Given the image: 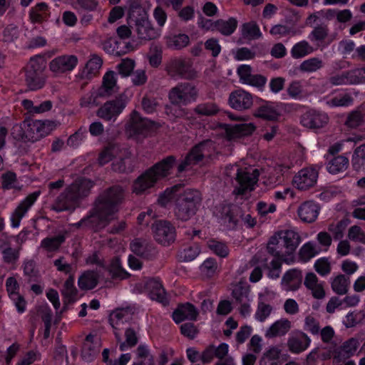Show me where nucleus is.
<instances>
[{"instance_id":"f257e3e1","label":"nucleus","mask_w":365,"mask_h":365,"mask_svg":"<svg viewBox=\"0 0 365 365\" xmlns=\"http://www.w3.org/2000/svg\"><path fill=\"white\" fill-rule=\"evenodd\" d=\"M125 190L114 185L101 192L95 200L90 215L86 217V227L93 230L104 227L119 210L125 198Z\"/></svg>"},{"instance_id":"f03ea898","label":"nucleus","mask_w":365,"mask_h":365,"mask_svg":"<svg viewBox=\"0 0 365 365\" xmlns=\"http://www.w3.org/2000/svg\"><path fill=\"white\" fill-rule=\"evenodd\" d=\"M128 19L130 24L134 25V30L138 38L150 41L160 36V31L153 26L148 14L142 6L140 0H128Z\"/></svg>"},{"instance_id":"7ed1b4c3","label":"nucleus","mask_w":365,"mask_h":365,"mask_svg":"<svg viewBox=\"0 0 365 365\" xmlns=\"http://www.w3.org/2000/svg\"><path fill=\"white\" fill-rule=\"evenodd\" d=\"M202 201L201 193L195 189H187L175 199L174 213L176 218L187 221L196 214Z\"/></svg>"},{"instance_id":"20e7f679","label":"nucleus","mask_w":365,"mask_h":365,"mask_svg":"<svg viewBox=\"0 0 365 365\" xmlns=\"http://www.w3.org/2000/svg\"><path fill=\"white\" fill-rule=\"evenodd\" d=\"M215 143L210 140H205L193 146L186 155L184 160L178 166V172L182 173L191 170L193 166L200 164L205 159H211L215 153Z\"/></svg>"},{"instance_id":"39448f33","label":"nucleus","mask_w":365,"mask_h":365,"mask_svg":"<svg viewBox=\"0 0 365 365\" xmlns=\"http://www.w3.org/2000/svg\"><path fill=\"white\" fill-rule=\"evenodd\" d=\"M91 186L89 184H70L52 205V210L57 212L73 209V205L81 198L90 194Z\"/></svg>"},{"instance_id":"423d86ee","label":"nucleus","mask_w":365,"mask_h":365,"mask_svg":"<svg viewBox=\"0 0 365 365\" xmlns=\"http://www.w3.org/2000/svg\"><path fill=\"white\" fill-rule=\"evenodd\" d=\"M175 162L176 158L174 155H168L143 173L134 182H157L163 180L171 174Z\"/></svg>"},{"instance_id":"0eeeda50","label":"nucleus","mask_w":365,"mask_h":365,"mask_svg":"<svg viewBox=\"0 0 365 365\" xmlns=\"http://www.w3.org/2000/svg\"><path fill=\"white\" fill-rule=\"evenodd\" d=\"M199 96L197 88L188 82L178 83L168 93V98L172 105L187 106L197 101Z\"/></svg>"},{"instance_id":"6e6552de","label":"nucleus","mask_w":365,"mask_h":365,"mask_svg":"<svg viewBox=\"0 0 365 365\" xmlns=\"http://www.w3.org/2000/svg\"><path fill=\"white\" fill-rule=\"evenodd\" d=\"M165 71L173 78L193 80L197 77V73L192 68L191 62L183 58H173L168 61L165 64Z\"/></svg>"},{"instance_id":"1a4fd4ad","label":"nucleus","mask_w":365,"mask_h":365,"mask_svg":"<svg viewBox=\"0 0 365 365\" xmlns=\"http://www.w3.org/2000/svg\"><path fill=\"white\" fill-rule=\"evenodd\" d=\"M129 99L125 93L104 103L96 111V115L106 121H115L127 106Z\"/></svg>"},{"instance_id":"9d476101","label":"nucleus","mask_w":365,"mask_h":365,"mask_svg":"<svg viewBox=\"0 0 365 365\" xmlns=\"http://www.w3.org/2000/svg\"><path fill=\"white\" fill-rule=\"evenodd\" d=\"M262 169L254 167L240 168L237 165L226 167L225 174L228 178L226 180L237 182H257Z\"/></svg>"},{"instance_id":"9b49d317","label":"nucleus","mask_w":365,"mask_h":365,"mask_svg":"<svg viewBox=\"0 0 365 365\" xmlns=\"http://www.w3.org/2000/svg\"><path fill=\"white\" fill-rule=\"evenodd\" d=\"M158 126V123L143 118L136 110L130 114V119L125 125L126 132L130 136L145 135L152 128Z\"/></svg>"},{"instance_id":"f8f14e48","label":"nucleus","mask_w":365,"mask_h":365,"mask_svg":"<svg viewBox=\"0 0 365 365\" xmlns=\"http://www.w3.org/2000/svg\"><path fill=\"white\" fill-rule=\"evenodd\" d=\"M152 230L156 242L164 246H168L175 240V227L169 221H156L152 225Z\"/></svg>"},{"instance_id":"ddd939ff","label":"nucleus","mask_w":365,"mask_h":365,"mask_svg":"<svg viewBox=\"0 0 365 365\" xmlns=\"http://www.w3.org/2000/svg\"><path fill=\"white\" fill-rule=\"evenodd\" d=\"M329 82L332 86L364 83L365 68H355L331 76Z\"/></svg>"},{"instance_id":"4468645a","label":"nucleus","mask_w":365,"mask_h":365,"mask_svg":"<svg viewBox=\"0 0 365 365\" xmlns=\"http://www.w3.org/2000/svg\"><path fill=\"white\" fill-rule=\"evenodd\" d=\"M51 128L41 120L24 122V139L26 142L34 143L48 135Z\"/></svg>"},{"instance_id":"2eb2a0df","label":"nucleus","mask_w":365,"mask_h":365,"mask_svg":"<svg viewBox=\"0 0 365 365\" xmlns=\"http://www.w3.org/2000/svg\"><path fill=\"white\" fill-rule=\"evenodd\" d=\"M78 63L74 55H62L52 59L49 63L50 70L56 74L71 71Z\"/></svg>"},{"instance_id":"dca6fc26","label":"nucleus","mask_w":365,"mask_h":365,"mask_svg":"<svg viewBox=\"0 0 365 365\" xmlns=\"http://www.w3.org/2000/svg\"><path fill=\"white\" fill-rule=\"evenodd\" d=\"M221 218L229 228L234 229L237 225L239 220L242 218V209L233 204L222 203L220 205Z\"/></svg>"},{"instance_id":"f3484780","label":"nucleus","mask_w":365,"mask_h":365,"mask_svg":"<svg viewBox=\"0 0 365 365\" xmlns=\"http://www.w3.org/2000/svg\"><path fill=\"white\" fill-rule=\"evenodd\" d=\"M329 118L325 113L309 110L304 113L300 119L301 124L307 128L317 130L327 124Z\"/></svg>"},{"instance_id":"a211bd4d","label":"nucleus","mask_w":365,"mask_h":365,"mask_svg":"<svg viewBox=\"0 0 365 365\" xmlns=\"http://www.w3.org/2000/svg\"><path fill=\"white\" fill-rule=\"evenodd\" d=\"M252 96L242 89L236 90L230 94L229 104L235 110H247L252 106Z\"/></svg>"},{"instance_id":"6ab92c4d","label":"nucleus","mask_w":365,"mask_h":365,"mask_svg":"<svg viewBox=\"0 0 365 365\" xmlns=\"http://www.w3.org/2000/svg\"><path fill=\"white\" fill-rule=\"evenodd\" d=\"M130 248L135 255L145 259L152 260L157 255L155 247L140 238L133 240L130 244Z\"/></svg>"},{"instance_id":"aec40b11","label":"nucleus","mask_w":365,"mask_h":365,"mask_svg":"<svg viewBox=\"0 0 365 365\" xmlns=\"http://www.w3.org/2000/svg\"><path fill=\"white\" fill-rule=\"evenodd\" d=\"M199 312L197 309L191 303L180 304L172 314L173 321L180 324L185 320L196 321Z\"/></svg>"},{"instance_id":"412c9836","label":"nucleus","mask_w":365,"mask_h":365,"mask_svg":"<svg viewBox=\"0 0 365 365\" xmlns=\"http://www.w3.org/2000/svg\"><path fill=\"white\" fill-rule=\"evenodd\" d=\"M41 193L40 190L29 194L16 208L11 216V225L14 227H18L21 218L28 210L33 205Z\"/></svg>"},{"instance_id":"4be33fe9","label":"nucleus","mask_w":365,"mask_h":365,"mask_svg":"<svg viewBox=\"0 0 365 365\" xmlns=\"http://www.w3.org/2000/svg\"><path fill=\"white\" fill-rule=\"evenodd\" d=\"M145 288L152 300L159 302L164 305L168 303L165 290L159 279H149L145 283Z\"/></svg>"},{"instance_id":"5701e85b","label":"nucleus","mask_w":365,"mask_h":365,"mask_svg":"<svg viewBox=\"0 0 365 365\" xmlns=\"http://www.w3.org/2000/svg\"><path fill=\"white\" fill-rule=\"evenodd\" d=\"M256 129L253 123H239L234 125H226L225 133L229 140L250 135Z\"/></svg>"},{"instance_id":"b1692460","label":"nucleus","mask_w":365,"mask_h":365,"mask_svg":"<svg viewBox=\"0 0 365 365\" xmlns=\"http://www.w3.org/2000/svg\"><path fill=\"white\" fill-rule=\"evenodd\" d=\"M100 351L99 341L95 336L89 334L86 336L81 349V356L86 361H93Z\"/></svg>"},{"instance_id":"393cba45","label":"nucleus","mask_w":365,"mask_h":365,"mask_svg":"<svg viewBox=\"0 0 365 365\" xmlns=\"http://www.w3.org/2000/svg\"><path fill=\"white\" fill-rule=\"evenodd\" d=\"M302 282V271L297 269H292L284 274L281 284L286 291H296L300 287Z\"/></svg>"},{"instance_id":"a878e982","label":"nucleus","mask_w":365,"mask_h":365,"mask_svg":"<svg viewBox=\"0 0 365 365\" xmlns=\"http://www.w3.org/2000/svg\"><path fill=\"white\" fill-rule=\"evenodd\" d=\"M279 236L285 246V253L287 256H292L295 252L300 242L299 234L293 230H281L278 232Z\"/></svg>"},{"instance_id":"bb28decb","label":"nucleus","mask_w":365,"mask_h":365,"mask_svg":"<svg viewBox=\"0 0 365 365\" xmlns=\"http://www.w3.org/2000/svg\"><path fill=\"white\" fill-rule=\"evenodd\" d=\"M115 72L110 71L106 73L103 78L102 85L98 88V95L103 96V98H109L118 88Z\"/></svg>"},{"instance_id":"cd10ccee","label":"nucleus","mask_w":365,"mask_h":365,"mask_svg":"<svg viewBox=\"0 0 365 365\" xmlns=\"http://www.w3.org/2000/svg\"><path fill=\"white\" fill-rule=\"evenodd\" d=\"M283 245L284 243L281 237L278 236V232H276L269 238L267 250L269 255L287 262L288 260V258L286 257L287 254L285 253V246Z\"/></svg>"},{"instance_id":"c85d7f7f","label":"nucleus","mask_w":365,"mask_h":365,"mask_svg":"<svg viewBox=\"0 0 365 365\" xmlns=\"http://www.w3.org/2000/svg\"><path fill=\"white\" fill-rule=\"evenodd\" d=\"M319 207L313 202H305L298 209V215L305 222L311 223L316 220L319 215Z\"/></svg>"},{"instance_id":"c756f323","label":"nucleus","mask_w":365,"mask_h":365,"mask_svg":"<svg viewBox=\"0 0 365 365\" xmlns=\"http://www.w3.org/2000/svg\"><path fill=\"white\" fill-rule=\"evenodd\" d=\"M254 115L265 120L275 121L280 114L273 103L267 101L255 109Z\"/></svg>"},{"instance_id":"7c9ffc66","label":"nucleus","mask_w":365,"mask_h":365,"mask_svg":"<svg viewBox=\"0 0 365 365\" xmlns=\"http://www.w3.org/2000/svg\"><path fill=\"white\" fill-rule=\"evenodd\" d=\"M78 290L76 287L74 286V276L70 275L68 278L66 280L63 289L61 290V294L63 297V310L66 309V307L69 304H73L76 300Z\"/></svg>"},{"instance_id":"2f4dec72","label":"nucleus","mask_w":365,"mask_h":365,"mask_svg":"<svg viewBox=\"0 0 365 365\" xmlns=\"http://www.w3.org/2000/svg\"><path fill=\"white\" fill-rule=\"evenodd\" d=\"M310 342L309 337L305 333L301 332L299 336L288 339L287 346L292 353L299 354L307 349Z\"/></svg>"},{"instance_id":"473e14b6","label":"nucleus","mask_w":365,"mask_h":365,"mask_svg":"<svg viewBox=\"0 0 365 365\" xmlns=\"http://www.w3.org/2000/svg\"><path fill=\"white\" fill-rule=\"evenodd\" d=\"M98 282V274L95 271H86L81 275L78 284L82 290H89L95 288Z\"/></svg>"},{"instance_id":"72a5a7b5","label":"nucleus","mask_w":365,"mask_h":365,"mask_svg":"<svg viewBox=\"0 0 365 365\" xmlns=\"http://www.w3.org/2000/svg\"><path fill=\"white\" fill-rule=\"evenodd\" d=\"M189 42L190 38L185 34L170 35L165 37L167 47L174 50H180L186 47Z\"/></svg>"},{"instance_id":"f704fd0d","label":"nucleus","mask_w":365,"mask_h":365,"mask_svg":"<svg viewBox=\"0 0 365 365\" xmlns=\"http://www.w3.org/2000/svg\"><path fill=\"white\" fill-rule=\"evenodd\" d=\"M291 327L290 322L288 319H282L275 322L267 331L265 336L268 338H273L277 336H282L288 332Z\"/></svg>"},{"instance_id":"c9c22d12","label":"nucleus","mask_w":365,"mask_h":365,"mask_svg":"<svg viewBox=\"0 0 365 365\" xmlns=\"http://www.w3.org/2000/svg\"><path fill=\"white\" fill-rule=\"evenodd\" d=\"M318 175L319 172L316 168H305L299 171L292 182H317Z\"/></svg>"},{"instance_id":"e433bc0d","label":"nucleus","mask_w":365,"mask_h":365,"mask_svg":"<svg viewBox=\"0 0 365 365\" xmlns=\"http://www.w3.org/2000/svg\"><path fill=\"white\" fill-rule=\"evenodd\" d=\"M107 269L113 279H124L129 277V274L121 267L120 259L115 257L112 259Z\"/></svg>"},{"instance_id":"4c0bfd02","label":"nucleus","mask_w":365,"mask_h":365,"mask_svg":"<svg viewBox=\"0 0 365 365\" xmlns=\"http://www.w3.org/2000/svg\"><path fill=\"white\" fill-rule=\"evenodd\" d=\"M237 26V21L233 17L228 20L218 19L215 21V31L224 36H230L234 33Z\"/></svg>"},{"instance_id":"58836bf2","label":"nucleus","mask_w":365,"mask_h":365,"mask_svg":"<svg viewBox=\"0 0 365 365\" xmlns=\"http://www.w3.org/2000/svg\"><path fill=\"white\" fill-rule=\"evenodd\" d=\"M46 63L43 56L36 55L31 57L25 67V73H43Z\"/></svg>"},{"instance_id":"ea45409f","label":"nucleus","mask_w":365,"mask_h":365,"mask_svg":"<svg viewBox=\"0 0 365 365\" xmlns=\"http://www.w3.org/2000/svg\"><path fill=\"white\" fill-rule=\"evenodd\" d=\"M314 48L308 41L304 40L295 43L291 49V55L295 59L302 58L312 53Z\"/></svg>"},{"instance_id":"a19ab883","label":"nucleus","mask_w":365,"mask_h":365,"mask_svg":"<svg viewBox=\"0 0 365 365\" xmlns=\"http://www.w3.org/2000/svg\"><path fill=\"white\" fill-rule=\"evenodd\" d=\"M25 83L31 91L41 89L45 84L44 74L25 73Z\"/></svg>"},{"instance_id":"79ce46f5","label":"nucleus","mask_w":365,"mask_h":365,"mask_svg":"<svg viewBox=\"0 0 365 365\" xmlns=\"http://www.w3.org/2000/svg\"><path fill=\"white\" fill-rule=\"evenodd\" d=\"M125 313L126 311L123 309H116L110 314L109 317V323L114 329L113 333L117 341H121L120 334L118 331L120 330L118 326L121 322H123V319L125 316Z\"/></svg>"},{"instance_id":"37998d69","label":"nucleus","mask_w":365,"mask_h":365,"mask_svg":"<svg viewBox=\"0 0 365 365\" xmlns=\"http://www.w3.org/2000/svg\"><path fill=\"white\" fill-rule=\"evenodd\" d=\"M65 240V235L59 234L58 235L44 238L41 242V246L48 252H54L59 249Z\"/></svg>"},{"instance_id":"c03bdc74","label":"nucleus","mask_w":365,"mask_h":365,"mask_svg":"<svg viewBox=\"0 0 365 365\" xmlns=\"http://www.w3.org/2000/svg\"><path fill=\"white\" fill-rule=\"evenodd\" d=\"M350 279L349 277L344 274H339L331 282L332 290L339 295H343L347 293Z\"/></svg>"},{"instance_id":"a18cd8bd","label":"nucleus","mask_w":365,"mask_h":365,"mask_svg":"<svg viewBox=\"0 0 365 365\" xmlns=\"http://www.w3.org/2000/svg\"><path fill=\"white\" fill-rule=\"evenodd\" d=\"M102 63V59L99 56L93 55L86 64L83 71V76L88 78L96 75L101 68Z\"/></svg>"},{"instance_id":"49530a36","label":"nucleus","mask_w":365,"mask_h":365,"mask_svg":"<svg viewBox=\"0 0 365 365\" xmlns=\"http://www.w3.org/2000/svg\"><path fill=\"white\" fill-rule=\"evenodd\" d=\"M349 165L347 158L339 155L334 158L328 164L327 170L331 174H336L346 170Z\"/></svg>"},{"instance_id":"de8ad7c7","label":"nucleus","mask_w":365,"mask_h":365,"mask_svg":"<svg viewBox=\"0 0 365 365\" xmlns=\"http://www.w3.org/2000/svg\"><path fill=\"white\" fill-rule=\"evenodd\" d=\"M125 341H120L119 349L124 351L127 346L134 347L138 342V330L133 327H128L125 331Z\"/></svg>"},{"instance_id":"09e8293b","label":"nucleus","mask_w":365,"mask_h":365,"mask_svg":"<svg viewBox=\"0 0 365 365\" xmlns=\"http://www.w3.org/2000/svg\"><path fill=\"white\" fill-rule=\"evenodd\" d=\"M323 66L324 63L322 59L317 57H313L304 61L299 65V68L302 72L312 73L319 70Z\"/></svg>"},{"instance_id":"8fccbe9b","label":"nucleus","mask_w":365,"mask_h":365,"mask_svg":"<svg viewBox=\"0 0 365 365\" xmlns=\"http://www.w3.org/2000/svg\"><path fill=\"white\" fill-rule=\"evenodd\" d=\"M182 184H175L171 187L167 188L164 192L159 195L158 202L162 207H166L167 205L175 197V194L179 191Z\"/></svg>"},{"instance_id":"3c124183","label":"nucleus","mask_w":365,"mask_h":365,"mask_svg":"<svg viewBox=\"0 0 365 365\" xmlns=\"http://www.w3.org/2000/svg\"><path fill=\"white\" fill-rule=\"evenodd\" d=\"M249 292V286L246 283L240 282L234 286L232 294L236 302L242 303L247 299Z\"/></svg>"},{"instance_id":"603ef678","label":"nucleus","mask_w":365,"mask_h":365,"mask_svg":"<svg viewBox=\"0 0 365 365\" xmlns=\"http://www.w3.org/2000/svg\"><path fill=\"white\" fill-rule=\"evenodd\" d=\"M242 35L243 37L250 39H257L261 37L258 25L255 22L245 23L242 26Z\"/></svg>"},{"instance_id":"864d4df0","label":"nucleus","mask_w":365,"mask_h":365,"mask_svg":"<svg viewBox=\"0 0 365 365\" xmlns=\"http://www.w3.org/2000/svg\"><path fill=\"white\" fill-rule=\"evenodd\" d=\"M207 245L212 252L220 257H226L229 254V249L224 242L211 239L207 242Z\"/></svg>"},{"instance_id":"5fc2aeb1","label":"nucleus","mask_w":365,"mask_h":365,"mask_svg":"<svg viewBox=\"0 0 365 365\" xmlns=\"http://www.w3.org/2000/svg\"><path fill=\"white\" fill-rule=\"evenodd\" d=\"M48 6L46 3L37 4L29 12V18L32 23H41L43 21V13L47 10Z\"/></svg>"},{"instance_id":"6e6d98bb","label":"nucleus","mask_w":365,"mask_h":365,"mask_svg":"<svg viewBox=\"0 0 365 365\" xmlns=\"http://www.w3.org/2000/svg\"><path fill=\"white\" fill-rule=\"evenodd\" d=\"M329 35V29L327 24H320L314 28L309 35L311 41H323Z\"/></svg>"},{"instance_id":"4d7b16f0","label":"nucleus","mask_w":365,"mask_h":365,"mask_svg":"<svg viewBox=\"0 0 365 365\" xmlns=\"http://www.w3.org/2000/svg\"><path fill=\"white\" fill-rule=\"evenodd\" d=\"M200 250L197 245L188 246L180 251L178 257L180 260L182 262H190L195 259L200 254Z\"/></svg>"},{"instance_id":"13d9d810","label":"nucleus","mask_w":365,"mask_h":365,"mask_svg":"<svg viewBox=\"0 0 365 365\" xmlns=\"http://www.w3.org/2000/svg\"><path fill=\"white\" fill-rule=\"evenodd\" d=\"M219 110L217 106L211 102L198 104L194 112L200 115L210 116L216 114Z\"/></svg>"},{"instance_id":"bf43d9fd","label":"nucleus","mask_w":365,"mask_h":365,"mask_svg":"<svg viewBox=\"0 0 365 365\" xmlns=\"http://www.w3.org/2000/svg\"><path fill=\"white\" fill-rule=\"evenodd\" d=\"M364 121V115L359 110L351 111L347 116L345 125L351 128H356Z\"/></svg>"},{"instance_id":"052dcab7","label":"nucleus","mask_w":365,"mask_h":365,"mask_svg":"<svg viewBox=\"0 0 365 365\" xmlns=\"http://www.w3.org/2000/svg\"><path fill=\"white\" fill-rule=\"evenodd\" d=\"M24 275L29 277V282H36L39 277L38 270L36 268V263L34 260L24 262L23 264Z\"/></svg>"},{"instance_id":"680f3d73","label":"nucleus","mask_w":365,"mask_h":365,"mask_svg":"<svg viewBox=\"0 0 365 365\" xmlns=\"http://www.w3.org/2000/svg\"><path fill=\"white\" fill-rule=\"evenodd\" d=\"M354 98L350 94L339 95L329 99L327 103L331 107L349 106L353 103Z\"/></svg>"},{"instance_id":"e2e57ef3","label":"nucleus","mask_w":365,"mask_h":365,"mask_svg":"<svg viewBox=\"0 0 365 365\" xmlns=\"http://www.w3.org/2000/svg\"><path fill=\"white\" fill-rule=\"evenodd\" d=\"M312 242L304 244L299 250V255L302 261L307 262L318 254Z\"/></svg>"},{"instance_id":"0e129e2a","label":"nucleus","mask_w":365,"mask_h":365,"mask_svg":"<svg viewBox=\"0 0 365 365\" xmlns=\"http://www.w3.org/2000/svg\"><path fill=\"white\" fill-rule=\"evenodd\" d=\"M99 98H103V96L98 95V90L97 89L81 98L80 105L81 107L98 106L100 104L98 101Z\"/></svg>"},{"instance_id":"69168bd1","label":"nucleus","mask_w":365,"mask_h":365,"mask_svg":"<svg viewBox=\"0 0 365 365\" xmlns=\"http://www.w3.org/2000/svg\"><path fill=\"white\" fill-rule=\"evenodd\" d=\"M365 165V144L357 147L352 157V165L358 170L361 165Z\"/></svg>"},{"instance_id":"338daca9","label":"nucleus","mask_w":365,"mask_h":365,"mask_svg":"<svg viewBox=\"0 0 365 365\" xmlns=\"http://www.w3.org/2000/svg\"><path fill=\"white\" fill-rule=\"evenodd\" d=\"M117 150L118 148L115 145H109L106 147L99 155L98 163L103 165L110 162L116 154Z\"/></svg>"},{"instance_id":"774afa93","label":"nucleus","mask_w":365,"mask_h":365,"mask_svg":"<svg viewBox=\"0 0 365 365\" xmlns=\"http://www.w3.org/2000/svg\"><path fill=\"white\" fill-rule=\"evenodd\" d=\"M162 62V49L156 44H151L150 48L149 63L153 67H158Z\"/></svg>"}]
</instances>
